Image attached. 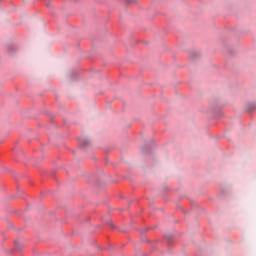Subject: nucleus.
<instances>
[{
    "label": "nucleus",
    "mask_w": 256,
    "mask_h": 256,
    "mask_svg": "<svg viewBox=\"0 0 256 256\" xmlns=\"http://www.w3.org/2000/svg\"><path fill=\"white\" fill-rule=\"evenodd\" d=\"M128 3H137V0H128Z\"/></svg>",
    "instance_id": "f257e3e1"
}]
</instances>
